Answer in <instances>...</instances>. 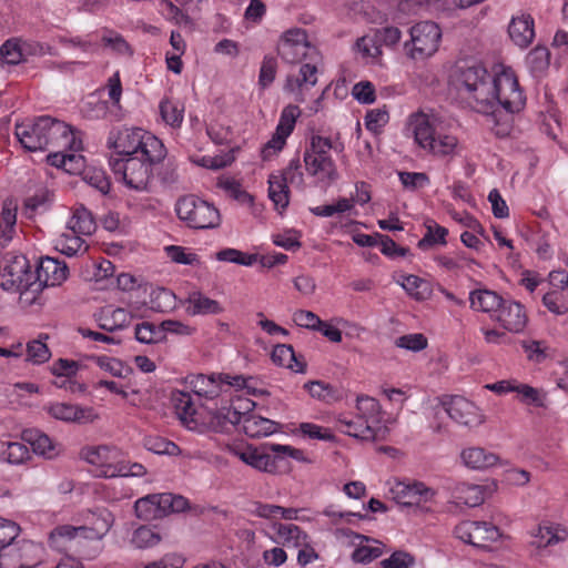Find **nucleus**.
<instances>
[{
  "label": "nucleus",
  "instance_id": "c9c22d12",
  "mask_svg": "<svg viewBox=\"0 0 568 568\" xmlns=\"http://www.w3.org/2000/svg\"><path fill=\"white\" fill-rule=\"evenodd\" d=\"M271 357L275 364L285 366L295 373H303L305 369V364L296 358L295 352L291 345H276Z\"/></svg>",
  "mask_w": 568,
  "mask_h": 568
},
{
  "label": "nucleus",
  "instance_id": "f704fd0d",
  "mask_svg": "<svg viewBox=\"0 0 568 568\" xmlns=\"http://www.w3.org/2000/svg\"><path fill=\"white\" fill-rule=\"evenodd\" d=\"M268 196L276 210H285L290 203V189L281 174L268 176Z\"/></svg>",
  "mask_w": 568,
  "mask_h": 568
},
{
  "label": "nucleus",
  "instance_id": "c756f323",
  "mask_svg": "<svg viewBox=\"0 0 568 568\" xmlns=\"http://www.w3.org/2000/svg\"><path fill=\"white\" fill-rule=\"evenodd\" d=\"M280 424L258 415H247L243 419V432L252 438L266 437L280 429Z\"/></svg>",
  "mask_w": 568,
  "mask_h": 568
},
{
  "label": "nucleus",
  "instance_id": "6ab92c4d",
  "mask_svg": "<svg viewBox=\"0 0 568 568\" xmlns=\"http://www.w3.org/2000/svg\"><path fill=\"white\" fill-rule=\"evenodd\" d=\"M45 409L51 417L68 423L83 424L93 422L97 417L92 408L80 407L69 403H54Z\"/></svg>",
  "mask_w": 568,
  "mask_h": 568
},
{
  "label": "nucleus",
  "instance_id": "f257e3e1",
  "mask_svg": "<svg viewBox=\"0 0 568 568\" xmlns=\"http://www.w3.org/2000/svg\"><path fill=\"white\" fill-rule=\"evenodd\" d=\"M126 138L133 143L131 149L120 143V158H111L110 165L115 174L122 176L124 183L135 191H148L153 179V166L164 160L166 149L156 136L142 130L128 133Z\"/></svg>",
  "mask_w": 568,
  "mask_h": 568
},
{
  "label": "nucleus",
  "instance_id": "8fccbe9b",
  "mask_svg": "<svg viewBox=\"0 0 568 568\" xmlns=\"http://www.w3.org/2000/svg\"><path fill=\"white\" fill-rule=\"evenodd\" d=\"M160 113L163 121L172 128H180L183 122V108L170 100L160 103Z\"/></svg>",
  "mask_w": 568,
  "mask_h": 568
},
{
  "label": "nucleus",
  "instance_id": "aec40b11",
  "mask_svg": "<svg viewBox=\"0 0 568 568\" xmlns=\"http://www.w3.org/2000/svg\"><path fill=\"white\" fill-rule=\"evenodd\" d=\"M175 412L189 429L196 432H204V424L199 422L197 413L195 410L192 397L189 393L178 392L172 396Z\"/></svg>",
  "mask_w": 568,
  "mask_h": 568
},
{
  "label": "nucleus",
  "instance_id": "c03bdc74",
  "mask_svg": "<svg viewBox=\"0 0 568 568\" xmlns=\"http://www.w3.org/2000/svg\"><path fill=\"white\" fill-rule=\"evenodd\" d=\"M426 229V234L418 241L417 246L419 248L426 250L434 244H446V235L448 234L447 229L438 225L434 221L427 222Z\"/></svg>",
  "mask_w": 568,
  "mask_h": 568
},
{
  "label": "nucleus",
  "instance_id": "4c0bfd02",
  "mask_svg": "<svg viewBox=\"0 0 568 568\" xmlns=\"http://www.w3.org/2000/svg\"><path fill=\"white\" fill-rule=\"evenodd\" d=\"M81 234L73 233L69 230L67 233H62L54 241V247L67 256H74L79 252H85L88 246L84 245V241L80 237Z\"/></svg>",
  "mask_w": 568,
  "mask_h": 568
},
{
  "label": "nucleus",
  "instance_id": "6e6552de",
  "mask_svg": "<svg viewBox=\"0 0 568 568\" xmlns=\"http://www.w3.org/2000/svg\"><path fill=\"white\" fill-rule=\"evenodd\" d=\"M84 521L85 524L79 527L70 525L57 527L54 532L68 539L83 537L91 540H101L112 528L114 516L105 507H97L84 514Z\"/></svg>",
  "mask_w": 568,
  "mask_h": 568
},
{
  "label": "nucleus",
  "instance_id": "603ef678",
  "mask_svg": "<svg viewBox=\"0 0 568 568\" xmlns=\"http://www.w3.org/2000/svg\"><path fill=\"white\" fill-rule=\"evenodd\" d=\"M0 58L7 64L16 65L23 61L20 39L12 38L0 47Z\"/></svg>",
  "mask_w": 568,
  "mask_h": 568
},
{
  "label": "nucleus",
  "instance_id": "4468645a",
  "mask_svg": "<svg viewBox=\"0 0 568 568\" xmlns=\"http://www.w3.org/2000/svg\"><path fill=\"white\" fill-rule=\"evenodd\" d=\"M448 416L458 425L465 427H477L484 423V415L480 409L463 396H450L442 402Z\"/></svg>",
  "mask_w": 568,
  "mask_h": 568
},
{
  "label": "nucleus",
  "instance_id": "a211bd4d",
  "mask_svg": "<svg viewBox=\"0 0 568 568\" xmlns=\"http://www.w3.org/2000/svg\"><path fill=\"white\" fill-rule=\"evenodd\" d=\"M36 280L45 286L61 285L69 275V268L65 262L53 257H42L37 271L33 272Z\"/></svg>",
  "mask_w": 568,
  "mask_h": 568
},
{
  "label": "nucleus",
  "instance_id": "72a5a7b5",
  "mask_svg": "<svg viewBox=\"0 0 568 568\" xmlns=\"http://www.w3.org/2000/svg\"><path fill=\"white\" fill-rule=\"evenodd\" d=\"M69 230L81 235H91L97 227L92 213L83 205L74 209L73 214L68 222Z\"/></svg>",
  "mask_w": 568,
  "mask_h": 568
},
{
  "label": "nucleus",
  "instance_id": "774afa93",
  "mask_svg": "<svg viewBox=\"0 0 568 568\" xmlns=\"http://www.w3.org/2000/svg\"><path fill=\"white\" fill-rule=\"evenodd\" d=\"M382 568H413L414 558L402 551H395L389 558L381 561Z\"/></svg>",
  "mask_w": 568,
  "mask_h": 568
},
{
  "label": "nucleus",
  "instance_id": "cd10ccee",
  "mask_svg": "<svg viewBox=\"0 0 568 568\" xmlns=\"http://www.w3.org/2000/svg\"><path fill=\"white\" fill-rule=\"evenodd\" d=\"M18 203L13 199H6L2 203L0 219V244L8 245L16 233Z\"/></svg>",
  "mask_w": 568,
  "mask_h": 568
},
{
  "label": "nucleus",
  "instance_id": "f3484780",
  "mask_svg": "<svg viewBox=\"0 0 568 568\" xmlns=\"http://www.w3.org/2000/svg\"><path fill=\"white\" fill-rule=\"evenodd\" d=\"M494 320L511 333L523 332L528 321L524 306L520 303L505 298Z\"/></svg>",
  "mask_w": 568,
  "mask_h": 568
},
{
  "label": "nucleus",
  "instance_id": "39448f33",
  "mask_svg": "<svg viewBox=\"0 0 568 568\" xmlns=\"http://www.w3.org/2000/svg\"><path fill=\"white\" fill-rule=\"evenodd\" d=\"M235 455L246 465L267 473H274L280 464L287 457L302 460L304 454L288 445L265 444L261 448H247L243 452H235Z\"/></svg>",
  "mask_w": 568,
  "mask_h": 568
},
{
  "label": "nucleus",
  "instance_id": "2eb2a0df",
  "mask_svg": "<svg viewBox=\"0 0 568 568\" xmlns=\"http://www.w3.org/2000/svg\"><path fill=\"white\" fill-rule=\"evenodd\" d=\"M389 494L396 504L406 507L418 506L435 496V491L422 481L412 484L398 481L390 488Z\"/></svg>",
  "mask_w": 568,
  "mask_h": 568
},
{
  "label": "nucleus",
  "instance_id": "4be33fe9",
  "mask_svg": "<svg viewBox=\"0 0 568 568\" xmlns=\"http://www.w3.org/2000/svg\"><path fill=\"white\" fill-rule=\"evenodd\" d=\"M408 126L414 134L416 143L425 150L434 141V136L437 132L430 118L423 112L410 114Z\"/></svg>",
  "mask_w": 568,
  "mask_h": 568
},
{
  "label": "nucleus",
  "instance_id": "ea45409f",
  "mask_svg": "<svg viewBox=\"0 0 568 568\" xmlns=\"http://www.w3.org/2000/svg\"><path fill=\"white\" fill-rule=\"evenodd\" d=\"M44 286L36 280V276L26 283L24 287H21L19 293V304L22 307H31L33 305H42V291Z\"/></svg>",
  "mask_w": 568,
  "mask_h": 568
},
{
  "label": "nucleus",
  "instance_id": "79ce46f5",
  "mask_svg": "<svg viewBox=\"0 0 568 568\" xmlns=\"http://www.w3.org/2000/svg\"><path fill=\"white\" fill-rule=\"evenodd\" d=\"M457 144L458 140L456 136L436 132L434 141L426 150L430 151L435 155L445 156L453 154Z\"/></svg>",
  "mask_w": 568,
  "mask_h": 568
},
{
  "label": "nucleus",
  "instance_id": "dca6fc26",
  "mask_svg": "<svg viewBox=\"0 0 568 568\" xmlns=\"http://www.w3.org/2000/svg\"><path fill=\"white\" fill-rule=\"evenodd\" d=\"M321 61L306 60L301 68L297 77L288 75L284 90L294 97L296 102H304V91L311 89L317 83V64Z\"/></svg>",
  "mask_w": 568,
  "mask_h": 568
},
{
  "label": "nucleus",
  "instance_id": "6e6d98bb",
  "mask_svg": "<svg viewBox=\"0 0 568 568\" xmlns=\"http://www.w3.org/2000/svg\"><path fill=\"white\" fill-rule=\"evenodd\" d=\"M110 449L106 446L87 447L81 452V456L90 464L100 466L103 470L109 465Z\"/></svg>",
  "mask_w": 568,
  "mask_h": 568
},
{
  "label": "nucleus",
  "instance_id": "5701e85b",
  "mask_svg": "<svg viewBox=\"0 0 568 568\" xmlns=\"http://www.w3.org/2000/svg\"><path fill=\"white\" fill-rule=\"evenodd\" d=\"M185 305L186 313L192 316L217 315L224 311L220 302L210 298L199 291L189 293Z\"/></svg>",
  "mask_w": 568,
  "mask_h": 568
},
{
  "label": "nucleus",
  "instance_id": "bf43d9fd",
  "mask_svg": "<svg viewBox=\"0 0 568 568\" xmlns=\"http://www.w3.org/2000/svg\"><path fill=\"white\" fill-rule=\"evenodd\" d=\"M27 355L28 361L33 364H42L51 356L47 344L40 339H34L27 344Z\"/></svg>",
  "mask_w": 568,
  "mask_h": 568
},
{
  "label": "nucleus",
  "instance_id": "e433bc0d",
  "mask_svg": "<svg viewBox=\"0 0 568 568\" xmlns=\"http://www.w3.org/2000/svg\"><path fill=\"white\" fill-rule=\"evenodd\" d=\"M357 415L374 427L382 420V408L377 399L361 395L356 399Z\"/></svg>",
  "mask_w": 568,
  "mask_h": 568
},
{
  "label": "nucleus",
  "instance_id": "09e8293b",
  "mask_svg": "<svg viewBox=\"0 0 568 568\" xmlns=\"http://www.w3.org/2000/svg\"><path fill=\"white\" fill-rule=\"evenodd\" d=\"M1 458L11 465H20L30 458V452L23 443H8Z\"/></svg>",
  "mask_w": 568,
  "mask_h": 568
},
{
  "label": "nucleus",
  "instance_id": "0eeeda50",
  "mask_svg": "<svg viewBox=\"0 0 568 568\" xmlns=\"http://www.w3.org/2000/svg\"><path fill=\"white\" fill-rule=\"evenodd\" d=\"M491 83L493 99L489 100V110L498 108L506 113L514 114L524 109L526 98L511 70H504L499 74L494 75Z\"/></svg>",
  "mask_w": 568,
  "mask_h": 568
},
{
  "label": "nucleus",
  "instance_id": "3c124183",
  "mask_svg": "<svg viewBox=\"0 0 568 568\" xmlns=\"http://www.w3.org/2000/svg\"><path fill=\"white\" fill-rule=\"evenodd\" d=\"M274 174H281L285 179V184H293L298 187L304 186V174L302 172L301 159L296 154L287 164L284 170L277 171Z\"/></svg>",
  "mask_w": 568,
  "mask_h": 568
},
{
  "label": "nucleus",
  "instance_id": "58836bf2",
  "mask_svg": "<svg viewBox=\"0 0 568 568\" xmlns=\"http://www.w3.org/2000/svg\"><path fill=\"white\" fill-rule=\"evenodd\" d=\"M400 278V286L415 300L423 301L429 296V284L425 280L413 274L402 275Z\"/></svg>",
  "mask_w": 568,
  "mask_h": 568
},
{
  "label": "nucleus",
  "instance_id": "864d4df0",
  "mask_svg": "<svg viewBox=\"0 0 568 568\" xmlns=\"http://www.w3.org/2000/svg\"><path fill=\"white\" fill-rule=\"evenodd\" d=\"M161 540V537L158 532L146 526L139 527L131 539V542L134 547L143 549L158 545Z\"/></svg>",
  "mask_w": 568,
  "mask_h": 568
},
{
  "label": "nucleus",
  "instance_id": "338daca9",
  "mask_svg": "<svg viewBox=\"0 0 568 568\" xmlns=\"http://www.w3.org/2000/svg\"><path fill=\"white\" fill-rule=\"evenodd\" d=\"M398 176L403 186L410 191L424 187L429 183L427 174L422 172H398Z\"/></svg>",
  "mask_w": 568,
  "mask_h": 568
},
{
  "label": "nucleus",
  "instance_id": "052dcab7",
  "mask_svg": "<svg viewBox=\"0 0 568 568\" xmlns=\"http://www.w3.org/2000/svg\"><path fill=\"white\" fill-rule=\"evenodd\" d=\"M83 180L102 194H106L110 191L111 183L102 170L92 169L84 171Z\"/></svg>",
  "mask_w": 568,
  "mask_h": 568
},
{
  "label": "nucleus",
  "instance_id": "20e7f679",
  "mask_svg": "<svg viewBox=\"0 0 568 568\" xmlns=\"http://www.w3.org/2000/svg\"><path fill=\"white\" fill-rule=\"evenodd\" d=\"M332 149L342 151L338 145H333L329 138L312 134L303 154L307 174L326 184L338 179L336 164L329 154Z\"/></svg>",
  "mask_w": 568,
  "mask_h": 568
},
{
  "label": "nucleus",
  "instance_id": "1a4fd4ad",
  "mask_svg": "<svg viewBox=\"0 0 568 568\" xmlns=\"http://www.w3.org/2000/svg\"><path fill=\"white\" fill-rule=\"evenodd\" d=\"M277 53L287 63L322 60L318 50L308 42L306 31L300 28L287 30L282 36Z\"/></svg>",
  "mask_w": 568,
  "mask_h": 568
},
{
  "label": "nucleus",
  "instance_id": "423d86ee",
  "mask_svg": "<svg viewBox=\"0 0 568 568\" xmlns=\"http://www.w3.org/2000/svg\"><path fill=\"white\" fill-rule=\"evenodd\" d=\"M178 217L189 227L206 230L220 225L219 210L194 194L181 196L175 203Z\"/></svg>",
  "mask_w": 568,
  "mask_h": 568
},
{
  "label": "nucleus",
  "instance_id": "37998d69",
  "mask_svg": "<svg viewBox=\"0 0 568 568\" xmlns=\"http://www.w3.org/2000/svg\"><path fill=\"white\" fill-rule=\"evenodd\" d=\"M92 359L100 368L109 372L114 377L125 378L132 373V368L118 358L99 356L92 357Z\"/></svg>",
  "mask_w": 568,
  "mask_h": 568
},
{
  "label": "nucleus",
  "instance_id": "ddd939ff",
  "mask_svg": "<svg viewBox=\"0 0 568 568\" xmlns=\"http://www.w3.org/2000/svg\"><path fill=\"white\" fill-rule=\"evenodd\" d=\"M454 534L465 544L481 549H489L490 544L501 537L499 528L488 521H463L455 527Z\"/></svg>",
  "mask_w": 568,
  "mask_h": 568
},
{
  "label": "nucleus",
  "instance_id": "69168bd1",
  "mask_svg": "<svg viewBox=\"0 0 568 568\" xmlns=\"http://www.w3.org/2000/svg\"><path fill=\"white\" fill-rule=\"evenodd\" d=\"M352 95L359 103L371 104L376 100L375 87L369 81H361L353 87Z\"/></svg>",
  "mask_w": 568,
  "mask_h": 568
},
{
  "label": "nucleus",
  "instance_id": "a18cd8bd",
  "mask_svg": "<svg viewBox=\"0 0 568 568\" xmlns=\"http://www.w3.org/2000/svg\"><path fill=\"white\" fill-rule=\"evenodd\" d=\"M135 338L140 343L153 344L164 339L162 326H155L150 322H143L135 326Z\"/></svg>",
  "mask_w": 568,
  "mask_h": 568
},
{
  "label": "nucleus",
  "instance_id": "393cba45",
  "mask_svg": "<svg viewBox=\"0 0 568 568\" xmlns=\"http://www.w3.org/2000/svg\"><path fill=\"white\" fill-rule=\"evenodd\" d=\"M508 33L516 45L527 48L535 37L534 19L529 14L513 18Z\"/></svg>",
  "mask_w": 568,
  "mask_h": 568
},
{
  "label": "nucleus",
  "instance_id": "412c9836",
  "mask_svg": "<svg viewBox=\"0 0 568 568\" xmlns=\"http://www.w3.org/2000/svg\"><path fill=\"white\" fill-rule=\"evenodd\" d=\"M21 438L32 447V450L37 455L52 459L60 454V445L39 429H24L21 434Z\"/></svg>",
  "mask_w": 568,
  "mask_h": 568
},
{
  "label": "nucleus",
  "instance_id": "7ed1b4c3",
  "mask_svg": "<svg viewBox=\"0 0 568 568\" xmlns=\"http://www.w3.org/2000/svg\"><path fill=\"white\" fill-rule=\"evenodd\" d=\"M493 78L480 64L460 67L456 87L458 94L478 113L489 111V100L493 99Z\"/></svg>",
  "mask_w": 568,
  "mask_h": 568
},
{
  "label": "nucleus",
  "instance_id": "9d476101",
  "mask_svg": "<svg viewBox=\"0 0 568 568\" xmlns=\"http://www.w3.org/2000/svg\"><path fill=\"white\" fill-rule=\"evenodd\" d=\"M34 273L31 270L29 260L22 254L7 253L0 262V287L3 291L13 293L21 291Z\"/></svg>",
  "mask_w": 568,
  "mask_h": 568
},
{
  "label": "nucleus",
  "instance_id": "de8ad7c7",
  "mask_svg": "<svg viewBox=\"0 0 568 568\" xmlns=\"http://www.w3.org/2000/svg\"><path fill=\"white\" fill-rule=\"evenodd\" d=\"M500 112L501 109L493 108L486 114H490L494 121V126L491 128L494 134L497 138H506L513 130V114L506 113L501 115Z\"/></svg>",
  "mask_w": 568,
  "mask_h": 568
},
{
  "label": "nucleus",
  "instance_id": "c85d7f7f",
  "mask_svg": "<svg viewBox=\"0 0 568 568\" xmlns=\"http://www.w3.org/2000/svg\"><path fill=\"white\" fill-rule=\"evenodd\" d=\"M168 497L160 494H153L138 499L134 504L135 514L143 520H153L165 515L162 504H165Z\"/></svg>",
  "mask_w": 568,
  "mask_h": 568
},
{
  "label": "nucleus",
  "instance_id": "473e14b6",
  "mask_svg": "<svg viewBox=\"0 0 568 568\" xmlns=\"http://www.w3.org/2000/svg\"><path fill=\"white\" fill-rule=\"evenodd\" d=\"M275 541L287 548H300L306 546L307 535L294 524H277Z\"/></svg>",
  "mask_w": 568,
  "mask_h": 568
},
{
  "label": "nucleus",
  "instance_id": "2f4dec72",
  "mask_svg": "<svg viewBox=\"0 0 568 568\" xmlns=\"http://www.w3.org/2000/svg\"><path fill=\"white\" fill-rule=\"evenodd\" d=\"M532 545L537 548H546L548 546L564 541L568 537V532L559 525H539L531 531Z\"/></svg>",
  "mask_w": 568,
  "mask_h": 568
},
{
  "label": "nucleus",
  "instance_id": "a19ab883",
  "mask_svg": "<svg viewBox=\"0 0 568 568\" xmlns=\"http://www.w3.org/2000/svg\"><path fill=\"white\" fill-rule=\"evenodd\" d=\"M456 498L468 507H476L484 501V489L478 485L462 484L456 489Z\"/></svg>",
  "mask_w": 568,
  "mask_h": 568
},
{
  "label": "nucleus",
  "instance_id": "13d9d810",
  "mask_svg": "<svg viewBox=\"0 0 568 568\" xmlns=\"http://www.w3.org/2000/svg\"><path fill=\"white\" fill-rule=\"evenodd\" d=\"M550 53L545 47H536L527 55V63L534 72H541L549 65Z\"/></svg>",
  "mask_w": 568,
  "mask_h": 568
},
{
  "label": "nucleus",
  "instance_id": "f8f14e48",
  "mask_svg": "<svg viewBox=\"0 0 568 568\" xmlns=\"http://www.w3.org/2000/svg\"><path fill=\"white\" fill-rule=\"evenodd\" d=\"M409 33L412 43L409 55L413 59H425L438 50L442 31L435 22H418L410 28Z\"/></svg>",
  "mask_w": 568,
  "mask_h": 568
},
{
  "label": "nucleus",
  "instance_id": "f03ea898",
  "mask_svg": "<svg viewBox=\"0 0 568 568\" xmlns=\"http://www.w3.org/2000/svg\"><path fill=\"white\" fill-rule=\"evenodd\" d=\"M14 134L29 152L44 151L49 146L71 151L82 149V141L75 136L71 126L49 115L17 123Z\"/></svg>",
  "mask_w": 568,
  "mask_h": 568
},
{
  "label": "nucleus",
  "instance_id": "e2e57ef3",
  "mask_svg": "<svg viewBox=\"0 0 568 568\" xmlns=\"http://www.w3.org/2000/svg\"><path fill=\"white\" fill-rule=\"evenodd\" d=\"M144 445L150 452L155 454L173 455L179 449V447L173 442L158 436L146 437Z\"/></svg>",
  "mask_w": 568,
  "mask_h": 568
},
{
  "label": "nucleus",
  "instance_id": "4d7b16f0",
  "mask_svg": "<svg viewBox=\"0 0 568 568\" xmlns=\"http://www.w3.org/2000/svg\"><path fill=\"white\" fill-rule=\"evenodd\" d=\"M395 345L410 352H420L427 347L428 342L424 334L414 333L397 337Z\"/></svg>",
  "mask_w": 568,
  "mask_h": 568
},
{
  "label": "nucleus",
  "instance_id": "a878e982",
  "mask_svg": "<svg viewBox=\"0 0 568 568\" xmlns=\"http://www.w3.org/2000/svg\"><path fill=\"white\" fill-rule=\"evenodd\" d=\"M187 381L192 390L201 397L213 399L223 392L220 375H192Z\"/></svg>",
  "mask_w": 568,
  "mask_h": 568
},
{
  "label": "nucleus",
  "instance_id": "7c9ffc66",
  "mask_svg": "<svg viewBox=\"0 0 568 568\" xmlns=\"http://www.w3.org/2000/svg\"><path fill=\"white\" fill-rule=\"evenodd\" d=\"M460 458L465 466L471 469H486L495 466L499 459L496 454L487 452L483 447L465 448L460 453Z\"/></svg>",
  "mask_w": 568,
  "mask_h": 568
},
{
  "label": "nucleus",
  "instance_id": "0e129e2a",
  "mask_svg": "<svg viewBox=\"0 0 568 568\" xmlns=\"http://www.w3.org/2000/svg\"><path fill=\"white\" fill-rule=\"evenodd\" d=\"M19 531L20 527L16 523L0 517V550L14 544Z\"/></svg>",
  "mask_w": 568,
  "mask_h": 568
},
{
  "label": "nucleus",
  "instance_id": "49530a36",
  "mask_svg": "<svg viewBox=\"0 0 568 568\" xmlns=\"http://www.w3.org/2000/svg\"><path fill=\"white\" fill-rule=\"evenodd\" d=\"M217 261L251 266L257 261L256 254H247L236 248H224L215 254Z\"/></svg>",
  "mask_w": 568,
  "mask_h": 568
},
{
  "label": "nucleus",
  "instance_id": "bb28decb",
  "mask_svg": "<svg viewBox=\"0 0 568 568\" xmlns=\"http://www.w3.org/2000/svg\"><path fill=\"white\" fill-rule=\"evenodd\" d=\"M341 432L344 434L362 439V440H376L377 429L373 425L368 424L361 416H356L353 419L338 418L337 420Z\"/></svg>",
  "mask_w": 568,
  "mask_h": 568
},
{
  "label": "nucleus",
  "instance_id": "b1692460",
  "mask_svg": "<svg viewBox=\"0 0 568 568\" xmlns=\"http://www.w3.org/2000/svg\"><path fill=\"white\" fill-rule=\"evenodd\" d=\"M504 298L495 291L488 288H478L469 293L470 308L476 312H483L494 318Z\"/></svg>",
  "mask_w": 568,
  "mask_h": 568
},
{
  "label": "nucleus",
  "instance_id": "9b49d317",
  "mask_svg": "<svg viewBox=\"0 0 568 568\" xmlns=\"http://www.w3.org/2000/svg\"><path fill=\"white\" fill-rule=\"evenodd\" d=\"M42 551L33 541H17L0 550V568H36L41 562Z\"/></svg>",
  "mask_w": 568,
  "mask_h": 568
},
{
  "label": "nucleus",
  "instance_id": "5fc2aeb1",
  "mask_svg": "<svg viewBox=\"0 0 568 568\" xmlns=\"http://www.w3.org/2000/svg\"><path fill=\"white\" fill-rule=\"evenodd\" d=\"M300 115V108L297 105L288 104L281 113L276 130L284 133V135H290L293 132L295 122Z\"/></svg>",
  "mask_w": 568,
  "mask_h": 568
},
{
  "label": "nucleus",
  "instance_id": "680f3d73",
  "mask_svg": "<svg viewBox=\"0 0 568 568\" xmlns=\"http://www.w3.org/2000/svg\"><path fill=\"white\" fill-rule=\"evenodd\" d=\"M20 43H21V48H22L23 60H26L28 57H36V55H39V57L45 55V54L55 55L54 49L48 44H44V43H41L38 41H33V40H21V39H20Z\"/></svg>",
  "mask_w": 568,
  "mask_h": 568
}]
</instances>
